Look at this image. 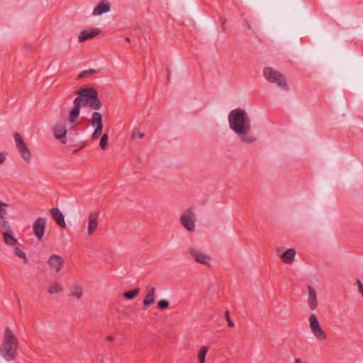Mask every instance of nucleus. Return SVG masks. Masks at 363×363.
<instances>
[{
	"label": "nucleus",
	"mask_w": 363,
	"mask_h": 363,
	"mask_svg": "<svg viewBox=\"0 0 363 363\" xmlns=\"http://www.w3.org/2000/svg\"><path fill=\"white\" fill-rule=\"evenodd\" d=\"M189 252L197 263L207 266L210 265L211 260V257L204 254L201 250L194 247H190L189 249Z\"/></svg>",
	"instance_id": "8"
},
{
	"label": "nucleus",
	"mask_w": 363,
	"mask_h": 363,
	"mask_svg": "<svg viewBox=\"0 0 363 363\" xmlns=\"http://www.w3.org/2000/svg\"><path fill=\"white\" fill-rule=\"evenodd\" d=\"M108 135L107 133H105L102 135L101 138L100 142H99V146L102 150H106L108 147Z\"/></svg>",
	"instance_id": "28"
},
{
	"label": "nucleus",
	"mask_w": 363,
	"mask_h": 363,
	"mask_svg": "<svg viewBox=\"0 0 363 363\" xmlns=\"http://www.w3.org/2000/svg\"><path fill=\"white\" fill-rule=\"evenodd\" d=\"M99 213L96 211H92L88 216V228L87 235L91 236L96 230L99 225Z\"/></svg>",
	"instance_id": "11"
},
{
	"label": "nucleus",
	"mask_w": 363,
	"mask_h": 363,
	"mask_svg": "<svg viewBox=\"0 0 363 363\" xmlns=\"http://www.w3.org/2000/svg\"><path fill=\"white\" fill-rule=\"evenodd\" d=\"M208 348L206 346H202L197 354L199 363H205L206 355L208 352Z\"/></svg>",
	"instance_id": "24"
},
{
	"label": "nucleus",
	"mask_w": 363,
	"mask_h": 363,
	"mask_svg": "<svg viewBox=\"0 0 363 363\" xmlns=\"http://www.w3.org/2000/svg\"><path fill=\"white\" fill-rule=\"evenodd\" d=\"M7 207V203L0 201V218H1V216H5V215L6 214Z\"/></svg>",
	"instance_id": "31"
},
{
	"label": "nucleus",
	"mask_w": 363,
	"mask_h": 363,
	"mask_svg": "<svg viewBox=\"0 0 363 363\" xmlns=\"http://www.w3.org/2000/svg\"><path fill=\"white\" fill-rule=\"evenodd\" d=\"M225 318H226V320L228 321V326L229 327H233L235 325H234V323L232 321V320L230 318V312L228 311H225Z\"/></svg>",
	"instance_id": "32"
},
{
	"label": "nucleus",
	"mask_w": 363,
	"mask_h": 363,
	"mask_svg": "<svg viewBox=\"0 0 363 363\" xmlns=\"http://www.w3.org/2000/svg\"><path fill=\"white\" fill-rule=\"evenodd\" d=\"M101 33L99 28H92L90 30H82L79 35V42L82 43L85 40L91 39L95 36L98 35Z\"/></svg>",
	"instance_id": "14"
},
{
	"label": "nucleus",
	"mask_w": 363,
	"mask_h": 363,
	"mask_svg": "<svg viewBox=\"0 0 363 363\" xmlns=\"http://www.w3.org/2000/svg\"><path fill=\"white\" fill-rule=\"evenodd\" d=\"M295 363H310V362H303L301 359H295Z\"/></svg>",
	"instance_id": "37"
},
{
	"label": "nucleus",
	"mask_w": 363,
	"mask_h": 363,
	"mask_svg": "<svg viewBox=\"0 0 363 363\" xmlns=\"http://www.w3.org/2000/svg\"><path fill=\"white\" fill-rule=\"evenodd\" d=\"M46 219L45 218H38L33 224V231L38 240H41L45 231Z\"/></svg>",
	"instance_id": "9"
},
{
	"label": "nucleus",
	"mask_w": 363,
	"mask_h": 363,
	"mask_svg": "<svg viewBox=\"0 0 363 363\" xmlns=\"http://www.w3.org/2000/svg\"><path fill=\"white\" fill-rule=\"evenodd\" d=\"M125 40L126 42H128V43H130V38H129V37H125Z\"/></svg>",
	"instance_id": "41"
},
{
	"label": "nucleus",
	"mask_w": 363,
	"mask_h": 363,
	"mask_svg": "<svg viewBox=\"0 0 363 363\" xmlns=\"http://www.w3.org/2000/svg\"><path fill=\"white\" fill-rule=\"evenodd\" d=\"M196 214L191 208L184 210L180 216V222L186 230L194 232L196 229Z\"/></svg>",
	"instance_id": "5"
},
{
	"label": "nucleus",
	"mask_w": 363,
	"mask_h": 363,
	"mask_svg": "<svg viewBox=\"0 0 363 363\" xmlns=\"http://www.w3.org/2000/svg\"><path fill=\"white\" fill-rule=\"evenodd\" d=\"M18 339L13 330L7 327L3 336V341L0 346V354L6 361L11 362L16 359L18 348Z\"/></svg>",
	"instance_id": "3"
},
{
	"label": "nucleus",
	"mask_w": 363,
	"mask_h": 363,
	"mask_svg": "<svg viewBox=\"0 0 363 363\" xmlns=\"http://www.w3.org/2000/svg\"><path fill=\"white\" fill-rule=\"evenodd\" d=\"M110 4L106 0H101L93 11V16H99L110 11Z\"/></svg>",
	"instance_id": "17"
},
{
	"label": "nucleus",
	"mask_w": 363,
	"mask_h": 363,
	"mask_svg": "<svg viewBox=\"0 0 363 363\" xmlns=\"http://www.w3.org/2000/svg\"><path fill=\"white\" fill-rule=\"evenodd\" d=\"M89 123L91 125V126H96L98 125L103 124L101 113L98 111H94L91 113V118L89 121Z\"/></svg>",
	"instance_id": "21"
},
{
	"label": "nucleus",
	"mask_w": 363,
	"mask_h": 363,
	"mask_svg": "<svg viewBox=\"0 0 363 363\" xmlns=\"http://www.w3.org/2000/svg\"><path fill=\"white\" fill-rule=\"evenodd\" d=\"M139 292H140V289L137 287L131 291L125 292L123 294V296L124 298H125L126 299L131 300V299L134 298L138 294Z\"/></svg>",
	"instance_id": "25"
},
{
	"label": "nucleus",
	"mask_w": 363,
	"mask_h": 363,
	"mask_svg": "<svg viewBox=\"0 0 363 363\" xmlns=\"http://www.w3.org/2000/svg\"><path fill=\"white\" fill-rule=\"evenodd\" d=\"M226 22V19L225 18H222V21H221V26H222V29L223 30H225V23Z\"/></svg>",
	"instance_id": "36"
},
{
	"label": "nucleus",
	"mask_w": 363,
	"mask_h": 363,
	"mask_svg": "<svg viewBox=\"0 0 363 363\" xmlns=\"http://www.w3.org/2000/svg\"><path fill=\"white\" fill-rule=\"evenodd\" d=\"M145 136L144 133L142 132H137L133 134V138H143Z\"/></svg>",
	"instance_id": "33"
},
{
	"label": "nucleus",
	"mask_w": 363,
	"mask_h": 363,
	"mask_svg": "<svg viewBox=\"0 0 363 363\" xmlns=\"http://www.w3.org/2000/svg\"><path fill=\"white\" fill-rule=\"evenodd\" d=\"M67 133L65 124L59 123L55 125L53 128L54 135L62 144H66L67 143Z\"/></svg>",
	"instance_id": "10"
},
{
	"label": "nucleus",
	"mask_w": 363,
	"mask_h": 363,
	"mask_svg": "<svg viewBox=\"0 0 363 363\" xmlns=\"http://www.w3.org/2000/svg\"><path fill=\"white\" fill-rule=\"evenodd\" d=\"M97 72V71L94 69H90L89 70H84L82 71L78 76V78H84L86 77L88 74H96Z\"/></svg>",
	"instance_id": "30"
},
{
	"label": "nucleus",
	"mask_w": 363,
	"mask_h": 363,
	"mask_svg": "<svg viewBox=\"0 0 363 363\" xmlns=\"http://www.w3.org/2000/svg\"><path fill=\"white\" fill-rule=\"evenodd\" d=\"M95 130L92 133L91 138L92 140H96L102 133L103 131V124L98 125L96 126H94Z\"/></svg>",
	"instance_id": "26"
},
{
	"label": "nucleus",
	"mask_w": 363,
	"mask_h": 363,
	"mask_svg": "<svg viewBox=\"0 0 363 363\" xmlns=\"http://www.w3.org/2000/svg\"><path fill=\"white\" fill-rule=\"evenodd\" d=\"M356 282L359 288L360 287V286H363V284L361 282L359 279H357Z\"/></svg>",
	"instance_id": "40"
},
{
	"label": "nucleus",
	"mask_w": 363,
	"mask_h": 363,
	"mask_svg": "<svg viewBox=\"0 0 363 363\" xmlns=\"http://www.w3.org/2000/svg\"><path fill=\"white\" fill-rule=\"evenodd\" d=\"M14 252L17 257H18L19 258H21L23 260V262L25 264L28 263V259L26 255L24 252L21 250L18 247H15Z\"/></svg>",
	"instance_id": "27"
},
{
	"label": "nucleus",
	"mask_w": 363,
	"mask_h": 363,
	"mask_svg": "<svg viewBox=\"0 0 363 363\" xmlns=\"http://www.w3.org/2000/svg\"><path fill=\"white\" fill-rule=\"evenodd\" d=\"M6 160V155L4 152H0V164H3Z\"/></svg>",
	"instance_id": "34"
},
{
	"label": "nucleus",
	"mask_w": 363,
	"mask_h": 363,
	"mask_svg": "<svg viewBox=\"0 0 363 363\" xmlns=\"http://www.w3.org/2000/svg\"><path fill=\"white\" fill-rule=\"evenodd\" d=\"M69 296L74 298L77 300H80L83 294V289L78 284H74L72 285L70 289Z\"/></svg>",
	"instance_id": "19"
},
{
	"label": "nucleus",
	"mask_w": 363,
	"mask_h": 363,
	"mask_svg": "<svg viewBox=\"0 0 363 363\" xmlns=\"http://www.w3.org/2000/svg\"><path fill=\"white\" fill-rule=\"evenodd\" d=\"M264 77L272 83H277L278 86L285 90L289 89L285 77L279 72L271 67H266L263 70Z\"/></svg>",
	"instance_id": "4"
},
{
	"label": "nucleus",
	"mask_w": 363,
	"mask_h": 363,
	"mask_svg": "<svg viewBox=\"0 0 363 363\" xmlns=\"http://www.w3.org/2000/svg\"><path fill=\"white\" fill-rule=\"evenodd\" d=\"M230 128L245 143H252L256 140L252 131L251 121L245 111L240 108L231 111L228 116Z\"/></svg>",
	"instance_id": "2"
},
{
	"label": "nucleus",
	"mask_w": 363,
	"mask_h": 363,
	"mask_svg": "<svg viewBox=\"0 0 363 363\" xmlns=\"http://www.w3.org/2000/svg\"><path fill=\"white\" fill-rule=\"evenodd\" d=\"M63 291V287L57 282H55L47 289L49 294H57Z\"/></svg>",
	"instance_id": "23"
},
{
	"label": "nucleus",
	"mask_w": 363,
	"mask_h": 363,
	"mask_svg": "<svg viewBox=\"0 0 363 363\" xmlns=\"http://www.w3.org/2000/svg\"><path fill=\"white\" fill-rule=\"evenodd\" d=\"M11 230H12V227L9 221L7 220L6 216H1V218H0V232L3 234L4 233L9 232Z\"/></svg>",
	"instance_id": "22"
},
{
	"label": "nucleus",
	"mask_w": 363,
	"mask_h": 363,
	"mask_svg": "<svg viewBox=\"0 0 363 363\" xmlns=\"http://www.w3.org/2000/svg\"><path fill=\"white\" fill-rule=\"evenodd\" d=\"M77 96L74 100V107L69 112V121L76 124L82 106H88L93 110H99L102 103L99 98L97 90L94 87H83L76 91Z\"/></svg>",
	"instance_id": "1"
},
{
	"label": "nucleus",
	"mask_w": 363,
	"mask_h": 363,
	"mask_svg": "<svg viewBox=\"0 0 363 363\" xmlns=\"http://www.w3.org/2000/svg\"><path fill=\"white\" fill-rule=\"evenodd\" d=\"M13 138L16 147L18 148L22 158L27 164H30L32 160L31 152L23 141L22 137L18 133H14Z\"/></svg>",
	"instance_id": "6"
},
{
	"label": "nucleus",
	"mask_w": 363,
	"mask_h": 363,
	"mask_svg": "<svg viewBox=\"0 0 363 363\" xmlns=\"http://www.w3.org/2000/svg\"><path fill=\"white\" fill-rule=\"evenodd\" d=\"M48 264L50 269L58 273L62 270L65 262L61 256L57 255H52L48 260Z\"/></svg>",
	"instance_id": "12"
},
{
	"label": "nucleus",
	"mask_w": 363,
	"mask_h": 363,
	"mask_svg": "<svg viewBox=\"0 0 363 363\" xmlns=\"http://www.w3.org/2000/svg\"><path fill=\"white\" fill-rule=\"evenodd\" d=\"M106 340L108 342H113L114 340V337L113 336H108L106 337Z\"/></svg>",
	"instance_id": "38"
},
{
	"label": "nucleus",
	"mask_w": 363,
	"mask_h": 363,
	"mask_svg": "<svg viewBox=\"0 0 363 363\" xmlns=\"http://www.w3.org/2000/svg\"><path fill=\"white\" fill-rule=\"evenodd\" d=\"M50 212L51 216L58 225H60L62 228L66 227L65 217L59 208H52V209H50Z\"/></svg>",
	"instance_id": "15"
},
{
	"label": "nucleus",
	"mask_w": 363,
	"mask_h": 363,
	"mask_svg": "<svg viewBox=\"0 0 363 363\" xmlns=\"http://www.w3.org/2000/svg\"><path fill=\"white\" fill-rule=\"evenodd\" d=\"M308 295L307 302H308L309 308L311 311H314L315 309H316V308L318 306L317 293H316L315 289L311 285H309L308 286Z\"/></svg>",
	"instance_id": "13"
},
{
	"label": "nucleus",
	"mask_w": 363,
	"mask_h": 363,
	"mask_svg": "<svg viewBox=\"0 0 363 363\" xmlns=\"http://www.w3.org/2000/svg\"><path fill=\"white\" fill-rule=\"evenodd\" d=\"M296 254V252L295 250L288 249L286 252L280 255V257L282 262L284 264H290L294 261Z\"/></svg>",
	"instance_id": "18"
},
{
	"label": "nucleus",
	"mask_w": 363,
	"mask_h": 363,
	"mask_svg": "<svg viewBox=\"0 0 363 363\" xmlns=\"http://www.w3.org/2000/svg\"><path fill=\"white\" fill-rule=\"evenodd\" d=\"M4 243L8 246H14L18 243V240L14 238L13 230L2 234Z\"/></svg>",
	"instance_id": "20"
},
{
	"label": "nucleus",
	"mask_w": 363,
	"mask_h": 363,
	"mask_svg": "<svg viewBox=\"0 0 363 363\" xmlns=\"http://www.w3.org/2000/svg\"><path fill=\"white\" fill-rule=\"evenodd\" d=\"M310 328L315 337L320 340H325L327 338L326 333L321 328L317 316L312 313L308 318Z\"/></svg>",
	"instance_id": "7"
},
{
	"label": "nucleus",
	"mask_w": 363,
	"mask_h": 363,
	"mask_svg": "<svg viewBox=\"0 0 363 363\" xmlns=\"http://www.w3.org/2000/svg\"><path fill=\"white\" fill-rule=\"evenodd\" d=\"M147 294L143 300L144 306L147 307L155 303V288L152 285L146 286Z\"/></svg>",
	"instance_id": "16"
},
{
	"label": "nucleus",
	"mask_w": 363,
	"mask_h": 363,
	"mask_svg": "<svg viewBox=\"0 0 363 363\" xmlns=\"http://www.w3.org/2000/svg\"><path fill=\"white\" fill-rule=\"evenodd\" d=\"M359 292L360 293L361 296L363 297V286H360L359 288Z\"/></svg>",
	"instance_id": "39"
},
{
	"label": "nucleus",
	"mask_w": 363,
	"mask_h": 363,
	"mask_svg": "<svg viewBox=\"0 0 363 363\" xmlns=\"http://www.w3.org/2000/svg\"><path fill=\"white\" fill-rule=\"evenodd\" d=\"M242 24H243V26L245 27L246 28H247L248 30H251L252 29L250 23L247 20H245L243 21Z\"/></svg>",
	"instance_id": "35"
},
{
	"label": "nucleus",
	"mask_w": 363,
	"mask_h": 363,
	"mask_svg": "<svg viewBox=\"0 0 363 363\" xmlns=\"http://www.w3.org/2000/svg\"><path fill=\"white\" fill-rule=\"evenodd\" d=\"M169 306V302L165 299H161L157 302V307L160 310H164Z\"/></svg>",
	"instance_id": "29"
}]
</instances>
